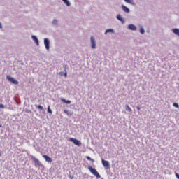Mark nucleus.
I'll use <instances>...</instances> for the list:
<instances>
[{
    "instance_id": "nucleus-1",
    "label": "nucleus",
    "mask_w": 179,
    "mask_h": 179,
    "mask_svg": "<svg viewBox=\"0 0 179 179\" xmlns=\"http://www.w3.org/2000/svg\"><path fill=\"white\" fill-rule=\"evenodd\" d=\"M88 170H90V173L95 176L96 178H100V177H101L100 176V173H99V172L97 171V170H96V169L94 168H92L91 166H88Z\"/></svg>"
},
{
    "instance_id": "nucleus-2",
    "label": "nucleus",
    "mask_w": 179,
    "mask_h": 179,
    "mask_svg": "<svg viewBox=\"0 0 179 179\" xmlns=\"http://www.w3.org/2000/svg\"><path fill=\"white\" fill-rule=\"evenodd\" d=\"M30 157L31 160H33L35 167H41V162H40L38 159L36 158V157L33 155H31Z\"/></svg>"
},
{
    "instance_id": "nucleus-3",
    "label": "nucleus",
    "mask_w": 179,
    "mask_h": 179,
    "mask_svg": "<svg viewBox=\"0 0 179 179\" xmlns=\"http://www.w3.org/2000/svg\"><path fill=\"white\" fill-rule=\"evenodd\" d=\"M90 43H91V48H92V50H96V48H97L96 45V38H94L93 36H91Z\"/></svg>"
},
{
    "instance_id": "nucleus-4",
    "label": "nucleus",
    "mask_w": 179,
    "mask_h": 179,
    "mask_svg": "<svg viewBox=\"0 0 179 179\" xmlns=\"http://www.w3.org/2000/svg\"><path fill=\"white\" fill-rule=\"evenodd\" d=\"M6 79L11 82V83H13V85H19V81H17L16 79L13 78V77H11L10 76H7Z\"/></svg>"
},
{
    "instance_id": "nucleus-5",
    "label": "nucleus",
    "mask_w": 179,
    "mask_h": 179,
    "mask_svg": "<svg viewBox=\"0 0 179 179\" xmlns=\"http://www.w3.org/2000/svg\"><path fill=\"white\" fill-rule=\"evenodd\" d=\"M43 43L45 45V48H46V50H50V39L48 38H45L43 40Z\"/></svg>"
},
{
    "instance_id": "nucleus-6",
    "label": "nucleus",
    "mask_w": 179,
    "mask_h": 179,
    "mask_svg": "<svg viewBox=\"0 0 179 179\" xmlns=\"http://www.w3.org/2000/svg\"><path fill=\"white\" fill-rule=\"evenodd\" d=\"M69 141L70 142H73V143H74V145H76V146H80V145H82V143L80 142V141L76 138H70Z\"/></svg>"
},
{
    "instance_id": "nucleus-7",
    "label": "nucleus",
    "mask_w": 179,
    "mask_h": 179,
    "mask_svg": "<svg viewBox=\"0 0 179 179\" xmlns=\"http://www.w3.org/2000/svg\"><path fill=\"white\" fill-rule=\"evenodd\" d=\"M101 163L103 167L106 169L108 170L110 169V162L107 160L101 159Z\"/></svg>"
},
{
    "instance_id": "nucleus-8",
    "label": "nucleus",
    "mask_w": 179,
    "mask_h": 179,
    "mask_svg": "<svg viewBox=\"0 0 179 179\" xmlns=\"http://www.w3.org/2000/svg\"><path fill=\"white\" fill-rule=\"evenodd\" d=\"M121 9L123 12H124V13H129V12H131V10H129L128 7L123 4L121 6Z\"/></svg>"
},
{
    "instance_id": "nucleus-9",
    "label": "nucleus",
    "mask_w": 179,
    "mask_h": 179,
    "mask_svg": "<svg viewBox=\"0 0 179 179\" xmlns=\"http://www.w3.org/2000/svg\"><path fill=\"white\" fill-rule=\"evenodd\" d=\"M31 38H32L33 41H34L36 45H37V46L40 45V42L38 41V38H37L36 36V35H32Z\"/></svg>"
},
{
    "instance_id": "nucleus-10",
    "label": "nucleus",
    "mask_w": 179,
    "mask_h": 179,
    "mask_svg": "<svg viewBox=\"0 0 179 179\" xmlns=\"http://www.w3.org/2000/svg\"><path fill=\"white\" fill-rule=\"evenodd\" d=\"M43 159H45V162H48V163H52V159L48 155H43Z\"/></svg>"
},
{
    "instance_id": "nucleus-11",
    "label": "nucleus",
    "mask_w": 179,
    "mask_h": 179,
    "mask_svg": "<svg viewBox=\"0 0 179 179\" xmlns=\"http://www.w3.org/2000/svg\"><path fill=\"white\" fill-rule=\"evenodd\" d=\"M116 19H117V20H119V22H121V23L122 24H124V23H125V20H124V18H122V16H121L120 14H118L117 16H116Z\"/></svg>"
},
{
    "instance_id": "nucleus-12",
    "label": "nucleus",
    "mask_w": 179,
    "mask_h": 179,
    "mask_svg": "<svg viewBox=\"0 0 179 179\" xmlns=\"http://www.w3.org/2000/svg\"><path fill=\"white\" fill-rule=\"evenodd\" d=\"M129 30H131L132 31H135L136 30V26L134 24H130L128 25Z\"/></svg>"
},
{
    "instance_id": "nucleus-13",
    "label": "nucleus",
    "mask_w": 179,
    "mask_h": 179,
    "mask_svg": "<svg viewBox=\"0 0 179 179\" xmlns=\"http://www.w3.org/2000/svg\"><path fill=\"white\" fill-rule=\"evenodd\" d=\"M108 33H111V34H115V31H114L113 29H108L106 30L104 34L106 36H107V34H108Z\"/></svg>"
},
{
    "instance_id": "nucleus-14",
    "label": "nucleus",
    "mask_w": 179,
    "mask_h": 179,
    "mask_svg": "<svg viewBox=\"0 0 179 179\" xmlns=\"http://www.w3.org/2000/svg\"><path fill=\"white\" fill-rule=\"evenodd\" d=\"M126 3H129V5H132L133 6L135 5V1L134 0H124Z\"/></svg>"
},
{
    "instance_id": "nucleus-15",
    "label": "nucleus",
    "mask_w": 179,
    "mask_h": 179,
    "mask_svg": "<svg viewBox=\"0 0 179 179\" xmlns=\"http://www.w3.org/2000/svg\"><path fill=\"white\" fill-rule=\"evenodd\" d=\"M64 113L66 114L69 117H72V115H73V112L69 110H64Z\"/></svg>"
},
{
    "instance_id": "nucleus-16",
    "label": "nucleus",
    "mask_w": 179,
    "mask_h": 179,
    "mask_svg": "<svg viewBox=\"0 0 179 179\" xmlns=\"http://www.w3.org/2000/svg\"><path fill=\"white\" fill-rule=\"evenodd\" d=\"M173 33H174V34H176V36H178L179 37V29L178 28H174L172 29Z\"/></svg>"
},
{
    "instance_id": "nucleus-17",
    "label": "nucleus",
    "mask_w": 179,
    "mask_h": 179,
    "mask_svg": "<svg viewBox=\"0 0 179 179\" xmlns=\"http://www.w3.org/2000/svg\"><path fill=\"white\" fill-rule=\"evenodd\" d=\"M61 101H62V103H65L66 104H71V101L69 100H66L65 99L61 98L60 99Z\"/></svg>"
},
{
    "instance_id": "nucleus-18",
    "label": "nucleus",
    "mask_w": 179,
    "mask_h": 179,
    "mask_svg": "<svg viewBox=\"0 0 179 179\" xmlns=\"http://www.w3.org/2000/svg\"><path fill=\"white\" fill-rule=\"evenodd\" d=\"M62 2H64V3H65V5H66L67 6H71V2L69 1V0H62Z\"/></svg>"
},
{
    "instance_id": "nucleus-19",
    "label": "nucleus",
    "mask_w": 179,
    "mask_h": 179,
    "mask_svg": "<svg viewBox=\"0 0 179 179\" xmlns=\"http://www.w3.org/2000/svg\"><path fill=\"white\" fill-rule=\"evenodd\" d=\"M141 34H145V29L142 25H139Z\"/></svg>"
},
{
    "instance_id": "nucleus-20",
    "label": "nucleus",
    "mask_w": 179,
    "mask_h": 179,
    "mask_svg": "<svg viewBox=\"0 0 179 179\" xmlns=\"http://www.w3.org/2000/svg\"><path fill=\"white\" fill-rule=\"evenodd\" d=\"M125 110H126V111H129V113H132V109L128 105L125 106Z\"/></svg>"
},
{
    "instance_id": "nucleus-21",
    "label": "nucleus",
    "mask_w": 179,
    "mask_h": 179,
    "mask_svg": "<svg viewBox=\"0 0 179 179\" xmlns=\"http://www.w3.org/2000/svg\"><path fill=\"white\" fill-rule=\"evenodd\" d=\"M52 24L53 26H58V20H57V19H54L52 22Z\"/></svg>"
},
{
    "instance_id": "nucleus-22",
    "label": "nucleus",
    "mask_w": 179,
    "mask_h": 179,
    "mask_svg": "<svg viewBox=\"0 0 179 179\" xmlns=\"http://www.w3.org/2000/svg\"><path fill=\"white\" fill-rule=\"evenodd\" d=\"M36 108H38V110H44V108L41 106V105H36Z\"/></svg>"
},
{
    "instance_id": "nucleus-23",
    "label": "nucleus",
    "mask_w": 179,
    "mask_h": 179,
    "mask_svg": "<svg viewBox=\"0 0 179 179\" xmlns=\"http://www.w3.org/2000/svg\"><path fill=\"white\" fill-rule=\"evenodd\" d=\"M86 159L87 160H90V162H94V159H92V157H90V156H87Z\"/></svg>"
},
{
    "instance_id": "nucleus-24",
    "label": "nucleus",
    "mask_w": 179,
    "mask_h": 179,
    "mask_svg": "<svg viewBox=\"0 0 179 179\" xmlns=\"http://www.w3.org/2000/svg\"><path fill=\"white\" fill-rule=\"evenodd\" d=\"M48 113L49 114H52V110H51V108L50 106L48 107Z\"/></svg>"
},
{
    "instance_id": "nucleus-25",
    "label": "nucleus",
    "mask_w": 179,
    "mask_h": 179,
    "mask_svg": "<svg viewBox=\"0 0 179 179\" xmlns=\"http://www.w3.org/2000/svg\"><path fill=\"white\" fill-rule=\"evenodd\" d=\"M173 106L175 107L176 108H179V105L177 103H173Z\"/></svg>"
},
{
    "instance_id": "nucleus-26",
    "label": "nucleus",
    "mask_w": 179,
    "mask_h": 179,
    "mask_svg": "<svg viewBox=\"0 0 179 179\" xmlns=\"http://www.w3.org/2000/svg\"><path fill=\"white\" fill-rule=\"evenodd\" d=\"M0 108H5V105L0 104Z\"/></svg>"
},
{
    "instance_id": "nucleus-27",
    "label": "nucleus",
    "mask_w": 179,
    "mask_h": 179,
    "mask_svg": "<svg viewBox=\"0 0 179 179\" xmlns=\"http://www.w3.org/2000/svg\"><path fill=\"white\" fill-rule=\"evenodd\" d=\"M175 176H176V178L179 179V174L178 173H176Z\"/></svg>"
},
{
    "instance_id": "nucleus-28",
    "label": "nucleus",
    "mask_w": 179,
    "mask_h": 179,
    "mask_svg": "<svg viewBox=\"0 0 179 179\" xmlns=\"http://www.w3.org/2000/svg\"><path fill=\"white\" fill-rule=\"evenodd\" d=\"M136 108H137V110H141V107H139V106H137Z\"/></svg>"
},
{
    "instance_id": "nucleus-29",
    "label": "nucleus",
    "mask_w": 179,
    "mask_h": 179,
    "mask_svg": "<svg viewBox=\"0 0 179 179\" xmlns=\"http://www.w3.org/2000/svg\"><path fill=\"white\" fill-rule=\"evenodd\" d=\"M64 76H65V78H66V76H67L66 72L64 73Z\"/></svg>"
},
{
    "instance_id": "nucleus-30",
    "label": "nucleus",
    "mask_w": 179,
    "mask_h": 179,
    "mask_svg": "<svg viewBox=\"0 0 179 179\" xmlns=\"http://www.w3.org/2000/svg\"><path fill=\"white\" fill-rule=\"evenodd\" d=\"M0 29H2V24L0 22Z\"/></svg>"
},
{
    "instance_id": "nucleus-31",
    "label": "nucleus",
    "mask_w": 179,
    "mask_h": 179,
    "mask_svg": "<svg viewBox=\"0 0 179 179\" xmlns=\"http://www.w3.org/2000/svg\"><path fill=\"white\" fill-rule=\"evenodd\" d=\"M2 127V125H0V128Z\"/></svg>"
},
{
    "instance_id": "nucleus-32",
    "label": "nucleus",
    "mask_w": 179,
    "mask_h": 179,
    "mask_svg": "<svg viewBox=\"0 0 179 179\" xmlns=\"http://www.w3.org/2000/svg\"><path fill=\"white\" fill-rule=\"evenodd\" d=\"M64 68H66V66H64Z\"/></svg>"
},
{
    "instance_id": "nucleus-33",
    "label": "nucleus",
    "mask_w": 179,
    "mask_h": 179,
    "mask_svg": "<svg viewBox=\"0 0 179 179\" xmlns=\"http://www.w3.org/2000/svg\"><path fill=\"white\" fill-rule=\"evenodd\" d=\"M0 156H1V152H0Z\"/></svg>"
}]
</instances>
